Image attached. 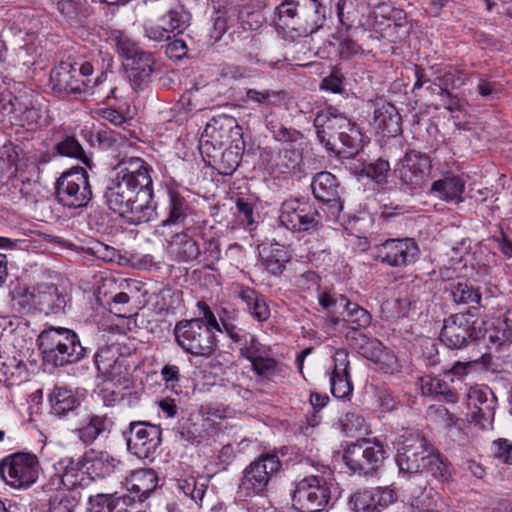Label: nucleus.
Returning <instances> with one entry per match:
<instances>
[{"label":"nucleus","instance_id":"59","mask_svg":"<svg viewBox=\"0 0 512 512\" xmlns=\"http://www.w3.org/2000/svg\"><path fill=\"white\" fill-rule=\"evenodd\" d=\"M132 61L133 76L140 80H145L150 77L153 72L154 57L151 53L142 51L137 55L135 60Z\"/></svg>","mask_w":512,"mask_h":512},{"label":"nucleus","instance_id":"3","mask_svg":"<svg viewBox=\"0 0 512 512\" xmlns=\"http://www.w3.org/2000/svg\"><path fill=\"white\" fill-rule=\"evenodd\" d=\"M106 61L101 73L95 78H92L95 69L94 61L61 62L50 73L53 91L67 94L93 91L107 79V71L112 68V57H108Z\"/></svg>","mask_w":512,"mask_h":512},{"label":"nucleus","instance_id":"39","mask_svg":"<svg viewBox=\"0 0 512 512\" xmlns=\"http://www.w3.org/2000/svg\"><path fill=\"white\" fill-rule=\"evenodd\" d=\"M310 2L311 0H283L277 7L279 25L294 30Z\"/></svg>","mask_w":512,"mask_h":512},{"label":"nucleus","instance_id":"2","mask_svg":"<svg viewBox=\"0 0 512 512\" xmlns=\"http://www.w3.org/2000/svg\"><path fill=\"white\" fill-rule=\"evenodd\" d=\"M319 304L327 310L328 327L352 341L363 334L362 329L369 327L372 321L370 313L359 304L350 301L345 295L335 292H321Z\"/></svg>","mask_w":512,"mask_h":512},{"label":"nucleus","instance_id":"45","mask_svg":"<svg viewBox=\"0 0 512 512\" xmlns=\"http://www.w3.org/2000/svg\"><path fill=\"white\" fill-rule=\"evenodd\" d=\"M11 294L12 306L17 312L29 314L36 310L38 311V304L36 302L37 286L32 289L19 286Z\"/></svg>","mask_w":512,"mask_h":512},{"label":"nucleus","instance_id":"57","mask_svg":"<svg viewBox=\"0 0 512 512\" xmlns=\"http://www.w3.org/2000/svg\"><path fill=\"white\" fill-rule=\"evenodd\" d=\"M98 505L100 509L97 512H127V506L130 502L128 496H117L115 494L98 495Z\"/></svg>","mask_w":512,"mask_h":512},{"label":"nucleus","instance_id":"30","mask_svg":"<svg viewBox=\"0 0 512 512\" xmlns=\"http://www.w3.org/2000/svg\"><path fill=\"white\" fill-rule=\"evenodd\" d=\"M36 302L38 311L46 315L63 312L67 304V295L54 284H38Z\"/></svg>","mask_w":512,"mask_h":512},{"label":"nucleus","instance_id":"53","mask_svg":"<svg viewBox=\"0 0 512 512\" xmlns=\"http://www.w3.org/2000/svg\"><path fill=\"white\" fill-rule=\"evenodd\" d=\"M336 12L339 22L347 29L361 22L357 0H338Z\"/></svg>","mask_w":512,"mask_h":512},{"label":"nucleus","instance_id":"29","mask_svg":"<svg viewBox=\"0 0 512 512\" xmlns=\"http://www.w3.org/2000/svg\"><path fill=\"white\" fill-rule=\"evenodd\" d=\"M63 327H50L43 330L38 336V347L45 362L60 367L63 346Z\"/></svg>","mask_w":512,"mask_h":512},{"label":"nucleus","instance_id":"28","mask_svg":"<svg viewBox=\"0 0 512 512\" xmlns=\"http://www.w3.org/2000/svg\"><path fill=\"white\" fill-rule=\"evenodd\" d=\"M85 468L90 476L96 478H105L116 471L121 464L119 460L114 458L106 451H98L90 449L82 456Z\"/></svg>","mask_w":512,"mask_h":512},{"label":"nucleus","instance_id":"60","mask_svg":"<svg viewBox=\"0 0 512 512\" xmlns=\"http://www.w3.org/2000/svg\"><path fill=\"white\" fill-rule=\"evenodd\" d=\"M362 172L378 184L387 182L390 164L387 160L377 159L375 162L364 165Z\"/></svg>","mask_w":512,"mask_h":512},{"label":"nucleus","instance_id":"5","mask_svg":"<svg viewBox=\"0 0 512 512\" xmlns=\"http://www.w3.org/2000/svg\"><path fill=\"white\" fill-rule=\"evenodd\" d=\"M214 328L201 318L183 320L174 329L175 340L184 352L193 356L209 357L216 349Z\"/></svg>","mask_w":512,"mask_h":512},{"label":"nucleus","instance_id":"43","mask_svg":"<svg viewBox=\"0 0 512 512\" xmlns=\"http://www.w3.org/2000/svg\"><path fill=\"white\" fill-rule=\"evenodd\" d=\"M208 479L205 477H187L177 480V488L183 495L189 498L198 508L203 506L205 493L208 487Z\"/></svg>","mask_w":512,"mask_h":512},{"label":"nucleus","instance_id":"20","mask_svg":"<svg viewBox=\"0 0 512 512\" xmlns=\"http://www.w3.org/2000/svg\"><path fill=\"white\" fill-rule=\"evenodd\" d=\"M242 128L238 125L236 119L228 115H220L213 118L205 128V136L211 140L205 139L201 141V148H207L211 145L213 148L219 147L233 142L237 137L241 136Z\"/></svg>","mask_w":512,"mask_h":512},{"label":"nucleus","instance_id":"64","mask_svg":"<svg viewBox=\"0 0 512 512\" xmlns=\"http://www.w3.org/2000/svg\"><path fill=\"white\" fill-rule=\"evenodd\" d=\"M432 500V490L427 491L426 488H424L419 494L414 496L409 510L410 512H439L430 508L433 504Z\"/></svg>","mask_w":512,"mask_h":512},{"label":"nucleus","instance_id":"25","mask_svg":"<svg viewBox=\"0 0 512 512\" xmlns=\"http://www.w3.org/2000/svg\"><path fill=\"white\" fill-rule=\"evenodd\" d=\"M222 327L231 340L237 345L240 355L249 362L268 348L260 343L256 335L238 329L233 323L221 318Z\"/></svg>","mask_w":512,"mask_h":512},{"label":"nucleus","instance_id":"23","mask_svg":"<svg viewBox=\"0 0 512 512\" xmlns=\"http://www.w3.org/2000/svg\"><path fill=\"white\" fill-rule=\"evenodd\" d=\"M314 197L324 203H329L336 211L342 210L341 188L337 178L330 172L316 174L311 182Z\"/></svg>","mask_w":512,"mask_h":512},{"label":"nucleus","instance_id":"50","mask_svg":"<svg viewBox=\"0 0 512 512\" xmlns=\"http://www.w3.org/2000/svg\"><path fill=\"white\" fill-rule=\"evenodd\" d=\"M17 101V108L14 115L16 124L26 128L27 130H35L40 123L41 113L40 110L34 106H29L28 103H24L19 97H15Z\"/></svg>","mask_w":512,"mask_h":512},{"label":"nucleus","instance_id":"58","mask_svg":"<svg viewBox=\"0 0 512 512\" xmlns=\"http://www.w3.org/2000/svg\"><path fill=\"white\" fill-rule=\"evenodd\" d=\"M339 424L342 431L350 436L367 431L364 417L355 411H349L345 413L340 418Z\"/></svg>","mask_w":512,"mask_h":512},{"label":"nucleus","instance_id":"42","mask_svg":"<svg viewBox=\"0 0 512 512\" xmlns=\"http://www.w3.org/2000/svg\"><path fill=\"white\" fill-rule=\"evenodd\" d=\"M49 403L53 414L62 416L76 409L80 402L73 392L62 386H55L49 394Z\"/></svg>","mask_w":512,"mask_h":512},{"label":"nucleus","instance_id":"10","mask_svg":"<svg viewBox=\"0 0 512 512\" xmlns=\"http://www.w3.org/2000/svg\"><path fill=\"white\" fill-rule=\"evenodd\" d=\"M39 462L34 454L16 453L2 460L0 476L9 486L27 489L38 478Z\"/></svg>","mask_w":512,"mask_h":512},{"label":"nucleus","instance_id":"7","mask_svg":"<svg viewBox=\"0 0 512 512\" xmlns=\"http://www.w3.org/2000/svg\"><path fill=\"white\" fill-rule=\"evenodd\" d=\"M332 473L325 468L321 476L310 475L296 483L293 501L301 512H320L331 497Z\"/></svg>","mask_w":512,"mask_h":512},{"label":"nucleus","instance_id":"49","mask_svg":"<svg viewBox=\"0 0 512 512\" xmlns=\"http://www.w3.org/2000/svg\"><path fill=\"white\" fill-rule=\"evenodd\" d=\"M55 150L61 156L76 158L85 164L88 168H92L90 157L84 152L82 146L73 136H65L55 144Z\"/></svg>","mask_w":512,"mask_h":512},{"label":"nucleus","instance_id":"36","mask_svg":"<svg viewBox=\"0 0 512 512\" xmlns=\"http://www.w3.org/2000/svg\"><path fill=\"white\" fill-rule=\"evenodd\" d=\"M114 425L113 419L107 414H91L78 429L79 439L85 444L93 443L100 435L109 433Z\"/></svg>","mask_w":512,"mask_h":512},{"label":"nucleus","instance_id":"24","mask_svg":"<svg viewBox=\"0 0 512 512\" xmlns=\"http://www.w3.org/2000/svg\"><path fill=\"white\" fill-rule=\"evenodd\" d=\"M373 124L383 136L395 137L401 133V117L396 107L384 100L374 103Z\"/></svg>","mask_w":512,"mask_h":512},{"label":"nucleus","instance_id":"9","mask_svg":"<svg viewBox=\"0 0 512 512\" xmlns=\"http://www.w3.org/2000/svg\"><path fill=\"white\" fill-rule=\"evenodd\" d=\"M433 446L424 438L418 435L409 434L403 436V440L398 447L395 461L403 476L414 474L416 482L423 489L426 488V481L419 472L424 470L426 459L428 458Z\"/></svg>","mask_w":512,"mask_h":512},{"label":"nucleus","instance_id":"12","mask_svg":"<svg viewBox=\"0 0 512 512\" xmlns=\"http://www.w3.org/2000/svg\"><path fill=\"white\" fill-rule=\"evenodd\" d=\"M477 324L478 320L470 310L450 315L443 321L439 339L450 349L464 348L470 339L481 337V329Z\"/></svg>","mask_w":512,"mask_h":512},{"label":"nucleus","instance_id":"40","mask_svg":"<svg viewBox=\"0 0 512 512\" xmlns=\"http://www.w3.org/2000/svg\"><path fill=\"white\" fill-rule=\"evenodd\" d=\"M94 362L99 373L109 379L121 375L124 369L123 359L110 347L100 349L95 354Z\"/></svg>","mask_w":512,"mask_h":512},{"label":"nucleus","instance_id":"41","mask_svg":"<svg viewBox=\"0 0 512 512\" xmlns=\"http://www.w3.org/2000/svg\"><path fill=\"white\" fill-rule=\"evenodd\" d=\"M62 333L63 346L62 354L60 356V367L82 360L85 357L87 351L86 348L82 346L78 335L73 330L64 328Z\"/></svg>","mask_w":512,"mask_h":512},{"label":"nucleus","instance_id":"32","mask_svg":"<svg viewBox=\"0 0 512 512\" xmlns=\"http://www.w3.org/2000/svg\"><path fill=\"white\" fill-rule=\"evenodd\" d=\"M127 490L139 501L146 499L158 486V477L153 469L132 471L125 479Z\"/></svg>","mask_w":512,"mask_h":512},{"label":"nucleus","instance_id":"31","mask_svg":"<svg viewBox=\"0 0 512 512\" xmlns=\"http://www.w3.org/2000/svg\"><path fill=\"white\" fill-rule=\"evenodd\" d=\"M259 249L265 269L273 276H280L291 259L286 247L280 243L271 242L261 244Z\"/></svg>","mask_w":512,"mask_h":512},{"label":"nucleus","instance_id":"11","mask_svg":"<svg viewBox=\"0 0 512 512\" xmlns=\"http://www.w3.org/2000/svg\"><path fill=\"white\" fill-rule=\"evenodd\" d=\"M375 261L392 268H402L414 264L420 249L413 238H390L372 248Z\"/></svg>","mask_w":512,"mask_h":512},{"label":"nucleus","instance_id":"26","mask_svg":"<svg viewBox=\"0 0 512 512\" xmlns=\"http://www.w3.org/2000/svg\"><path fill=\"white\" fill-rule=\"evenodd\" d=\"M374 30L383 38L397 42L408 35L410 26L403 10L394 9L388 17H375Z\"/></svg>","mask_w":512,"mask_h":512},{"label":"nucleus","instance_id":"56","mask_svg":"<svg viewBox=\"0 0 512 512\" xmlns=\"http://www.w3.org/2000/svg\"><path fill=\"white\" fill-rule=\"evenodd\" d=\"M19 155L12 144H5L0 148V177H10L17 171Z\"/></svg>","mask_w":512,"mask_h":512},{"label":"nucleus","instance_id":"13","mask_svg":"<svg viewBox=\"0 0 512 512\" xmlns=\"http://www.w3.org/2000/svg\"><path fill=\"white\" fill-rule=\"evenodd\" d=\"M385 458L383 445L370 439L350 444L343 454V460L350 470L364 473L376 470Z\"/></svg>","mask_w":512,"mask_h":512},{"label":"nucleus","instance_id":"54","mask_svg":"<svg viewBox=\"0 0 512 512\" xmlns=\"http://www.w3.org/2000/svg\"><path fill=\"white\" fill-rule=\"evenodd\" d=\"M246 98L260 106L269 107L279 105L284 100L285 93L280 90L253 88L246 91Z\"/></svg>","mask_w":512,"mask_h":512},{"label":"nucleus","instance_id":"48","mask_svg":"<svg viewBox=\"0 0 512 512\" xmlns=\"http://www.w3.org/2000/svg\"><path fill=\"white\" fill-rule=\"evenodd\" d=\"M109 40L115 46L118 54L126 60H135L143 50L127 34L120 30H113Z\"/></svg>","mask_w":512,"mask_h":512},{"label":"nucleus","instance_id":"61","mask_svg":"<svg viewBox=\"0 0 512 512\" xmlns=\"http://www.w3.org/2000/svg\"><path fill=\"white\" fill-rule=\"evenodd\" d=\"M433 94L440 97V103L443 108L450 112L459 111L461 109V102L457 96H454L449 90L444 89L442 86L431 84L427 87Z\"/></svg>","mask_w":512,"mask_h":512},{"label":"nucleus","instance_id":"18","mask_svg":"<svg viewBox=\"0 0 512 512\" xmlns=\"http://www.w3.org/2000/svg\"><path fill=\"white\" fill-rule=\"evenodd\" d=\"M317 216L318 212L308 203L290 199L282 203L279 221L288 230L304 232L316 227Z\"/></svg>","mask_w":512,"mask_h":512},{"label":"nucleus","instance_id":"52","mask_svg":"<svg viewBox=\"0 0 512 512\" xmlns=\"http://www.w3.org/2000/svg\"><path fill=\"white\" fill-rule=\"evenodd\" d=\"M49 499L48 512H74L79 503L76 493L54 490Z\"/></svg>","mask_w":512,"mask_h":512},{"label":"nucleus","instance_id":"47","mask_svg":"<svg viewBox=\"0 0 512 512\" xmlns=\"http://www.w3.org/2000/svg\"><path fill=\"white\" fill-rule=\"evenodd\" d=\"M424 470L441 482H448L452 478L450 463L439 452H436L434 447L426 459Z\"/></svg>","mask_w":512,"mask_h":512},{"label":"nucleus","instance_id":"37","mask_svg":"<svg viewBox=\"0 0 512 512\" xmlns=\"http://www.w3.org/2000/svg\"><path fill=\"white\" fill-rule=\"evenodd\" d=\"M464 190L465 181L460 176H447L433 182L430 192L441 200L459 203Z\"/></svg>","mask_w":512,"mask_h":512},{"label":"nucleus","instance_id":"14","mask_svg":"<svg viewBox=\"0 0 512 512\" xmlns=\"http://www.w3.org/2000/svg\"><path fill=\"white\" fill-rule=\"evenodd\" d=\"M126 438L128 450L139 459H153L161 444V429L145 421L131 422Z\"/></svg>","mask_w":512,"mask_h":512},{"label":"nucleus","instance_id":"62","mask_svg":"<svg viewBox=\"0 0 512 512\" xmlns=\"http://www.w3.org/2000/svg\"><path fill=\"white\" fill-rule=\"evenodd\" d=\"M476 91L485 99L493 98L502 91L501 83L494 81L490 75L479 74Z\"/></svg>","mask_w":512,"mask_h":512},{"label":"nucleus","instance_id":"15","mask_svg":"<svg viewBox=\"0 0 512 512\" xmlns=\"http://www.w3.org/2000/svg\"><path fill=\"white\" fill-rule=\"evenodd\" d=\"M466 399L469 422L481 429L491 427L497 406V398L492 390L485 385L470 387Z\"/></svg>","mask_w":512,"mask_h":512},{"label":"nucleus","instance_id":"4","mask_svg":"<svg viewBox=\"0 0 512 512\" xmlns=\"http://www.w3.org/2000/svg\"><path fill=\"white\" fill-rule=\"evenodd\" d=\"M282 468L276 453H263L253 460L242 473L239 490L246 497L264 495L272 479Z\"/></svg>","mask_w":512,"mask_h":512},{"label":"nucleus","instance_id":"38","mask_svg":"<svg viewBox=\"0 0 512 512\" xmlns=\"http://www.w3.org/2000/svg\"><path fill=\"white\" fill-rule=\"evenodd\" d=\"M419 383L421 392L425 396H438L448 403H456L459 400L456 389L437 376H422Z\"/></svg>","mask_w":512,"mask_h":512},{"label":"nucleus","instance_id":"22","mask_svg":"<svg viewBox=\"0 0 512 512\" xmlns=\"http://www.w3.org/2000/svg\"><path fill=\"white\" fill-rule=\"evenodd\" d=\"M341 118L347 117L333 107L318 111L314 118L317 139L328 151L338 150L337 136L340 129L334 121L338 122Z\"/></svg>","mask_w":512,"mask_h":512},{"label":"nucleus","instance_id":"51","mask_svg":"<svg viewBox=\"0 0 512 512\" xmlns=\"http://www.w3.org/2000/svg\"><path fill=\"white\" fill-rule=\"evenodd\" d=\"M450 295L455 304L470 305L471 308H476L481 302L479 290L463 282L453 284L450 288Z\"/></svg>","mask_w":512,"mask_h":512},{"label":"nucleus","instance_id":"19","mask_svg":"<svg viewBox=\"0 0 512 512\" xmlns=\"http://www.w3.org/2000/svg\"><path fill=\"white\" fill-rule=\"evenodd\" d=\"M351 343L363 357L374 362L383 372L392 373L397 368L396 356L378 339L359 334Z\"/></svg>","mask_w":512,"mask_h":512},{"label":"nucleus","instance_id":"46","mask_svg":"<svg viewBox=\"0 0 512 512\" xmlns=\"http://www.w3.org/2000/svg\"><path fill=\"white\" fill-rule=\"evenodd\" d=\"M171 246L175 248L176 256L183 262L195 260L200 254L196 241L185 232L176 233L172 238Z\"/></svg>","mask_w":512,"mask_h":512},{"label":"nucleus","instance_id":"1","mask_svg":"<svg viewBox=\"0 0 512 512\" xmlns=\"http://www.w3.org/2000/svg\"><path fill=\"white\" fill-rule=\"evenodd\" d=\"M105 192L108 207L130 224L151 220L154 207L153 182L147 163L138 157L123 159L115 168Z\"/></svg>","mask_w":512,"mask_h":512},{"label":"nucleus","instance_id":"33","mask_svg":"<svg viewBox=\"0 0 512 512\" xmlns=\"http://www.w3.org/2000/svg\"><path fill=\"white\" fill-rule=\"evenodd\" d=\"M191 213L192 207L186 198L177 191L169 190L165 217L161 222V226L184 225Z\"/></svg>","mask_w":512,"mask_h":512},{"label":"nucleus","instance_id":"63","mask_svg":"<svg viewBox=\"0 0 512 512\" xmlns=\"http://www.w3.org/2000/svg\"><path fill=\"white\" fill-rule=\"evenodd\" d=\"M240 164V155L233 149H225L221 154L219 161V173L222 175H232Z\"/></svg>","mask_w":512,"mask_h":512},{"label":"nucleus","instance_id":"8","mask_svg":"<svg viewBox=\"0 0 512 512\" xmlns=\"http://www.w3.org/2000/svg\"><path fill=\"white\" fill-rule=\"evenodd\" d=\"M57 201L68 208L86 206L92 198L88 173L82 167H72L63 172L55 183Z\"/></svg>","mask_w":512,"mask_h":512},{"label":"nucleus","instance_id":"55","mask_svg":"<svg viewBox=\"0 0 512 512\" xmlns=\"http://www.w3.org/2000/svg\"><path fill=\"white\" fill-rule=\"evenodd\" d=\"M252 371L261 378H269L279 371V363L269 355V349L250 361Z\"/></svg>","mask_w":512,"mask_h":512},{"label":"nucleus","instance_id":"27","mask_svg":"<svg viewBox=\"0 0 512 512\" xmlns=\"http://www.w3.org/2000/svg\"><path fill=\"white\" fill-rule=\"evenodd\" d=\"M347 354L337 352L334 357V369L330 377L331 393L337 399H347L352 395L353 386L348 372Z\"/></svg>","mask_w":512,"mask_h":512},{"label":"nucleus","instance_id":"44","mask_svg":"<svg viewBox=\"0 0 512 512\" xmlns=\"http://www.w3.org/2000/svg\"><path fill=\"white\" fill-rule=\"evenodd\" d=\"M334 123H336L337 127L340 129L337 136L338 150L335 152L340 153L342 149L357 148L361 140V133L356 125L348 118H341L338 122L334 121Z\"/></svg>","mask_w":512,"mask_h":512},{"label":"nucleus","instance_id":"21","mask_svg":"<svg viewBox=\"0 0 512 512\" xmlns=\"http://www.w3.org/2000/svg\"><path fill=\"white\" fill-rule=\"evenodd\" d=\"M397 500V493L391 487H377L354 493L350 504L354 512H380Z\"/></svg>","mask_w":512,"mask_h":512},{"label":"nucleus","instance_id":"35","mask_svg":"<svg viewBox=\"0 0 512 512\" xmlns=\"http://www.w3.org/2000/svg\"><path fill=\"white\" fill-rule=\"evenodd\" d=\"M325 20L326 8L319 0H311L293 31L299 36L311 35L323 26Z\"/></svg>","mask_w":512,"mask_h":512},{"label":"nucleus","instance_id":"34","mask_svg":"<svg viewBox=\"0 0 512 512\" xmlns=\"http://www.w3.org/2000/svg\"><path fill=\"white\" fill-rule=\"evenodd\" d=\"M209 415L207 413V416L203 414L189 418L180 431L181 440L195 444L212 435L216 428Z\"/></svg>","mask_w":512,"mask_h":512},{"label":"nucleus","instance_id":"17","mask_svg":"<svg viewBox=\"0 0 512 512\" xmlns=\"http://www.w3.org/2000/svg\"><path fill=\"white\" fill-rule=\"evenodd\" d=\"M431 169L430 158L418 151H408L400 160L395 174L405 190L421 187Z\"/></svg>","mask_w":512,"mask_h":512},{"label":"nucleus","instance_id":"16","mask_svg":"<svg viewBox=\"0 0 512 512\" xmlns=\"http://www.w3.org/2000/svg\"><path fill=\"white\" fill-rule=\"evenodd\" d=\"M190 20L191 14L183 7L170 9L158 19V22L145 24V36L157 42L169 41L172 34H182L189 27Z\"/></svg>","mask_w":512,"mask_h":512},{"label":"nucleus","instance_id":"6","mask_svg":"<svg viewBox=\"0 0 512 512\" xmlns=\"http://www.w3.org/2000/svg\"><path fill=\"white\" fill-rule=\"evenodd\" d=\"M52 468L53 473L43 486L46 493L54 490L75 493L77 489L88 487L94 481V476H90L86 471L82 456L62 457L53 464Z\"/></svg>","mask_w":512,"mask_h":512}]
</instances>
